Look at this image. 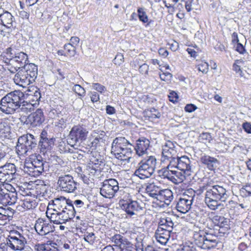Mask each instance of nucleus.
Instances as JSON below:
<instances>
[{
	"mask_svg": "<svg viewBox=\"0 0 251 251\" xmlns=\"http://www.w3.org/2000/svg\"><path fill=\"white\" fill-rule=\"evenodd\" d=\"M119 189L118 181L113 178L105 179L100 190V195L105 198H113Z\"/></svg>",
	"mask_w": 251,
	"mask_h": 251,
	"instance_id": "6e6552de",
	"label": "nucleus"
},
{
	"mask_svg": "<svg viewBox=\"0 0 251 251\" xmlns=\"http://www.w3.org/2000/svg\"><path fill=\"white\" fill-rule=\"evenodd\" d=\"M156 164L155 156H146L139 162L134 174L142 179L149 178L154 173Z\"/></svg>",
	"mask_w": 251,
	"mask_h": 251,
	"instance_id": "20e7f679",
	"label": "nucleus"
},
{
	"mask_svg": "<svg viewBox=\"0 0 251 251\" xmlns=\"http://www.w3.org/2000/svg\"><path fill=\"white\" fill-rule=\"evenodd\" d=\"M194 196L195 191L193 189H191L186 191L183 194L182 197H180V198H185L188 200H191V204H192Z\"/></svg>",
	"mask_w": 251,
	"mask_h": 251,
	"instance_id": "603ef678",
	"label": "nucleus"
},
{
	"mask_svg": "<svg viewBox=\"0 0 251 251\" xmlns=\"http://www.w3.org/2000/svg\"><path fill=\"white\" fill-rule=\"evenodd\" d=\"M57 244L55 243H52V245H47L44 247L43 251H58L57 247L55 246Z\"/></svg>",
	"mask_w": 251,
	"mask_h": 251,
	"instance_id": "69168bd1",
	"label": "nucleus"
},
{
	"mask_svg": "<svg viewBox=\"0 0 251 251\" xmlns=\"http://www.w3.org/2000/svg\"><path fill=\"white\" fill-rule=\"evenodd\" d=\"M34 187L36 190V194L33 195L35 196H43L44 193L46 191V185L45 182L42 180H37L35 181Z\"/></svg>",
	"mask_w": 251,
	"mask_h": 251,
	"instance_id": "72a5a7b5",
	"label": "nucleus"
},
{
	"mask_svg": "<svg viewBox=\"0 0 251 251\" xmlns=\"http://www.w3.org/2000/svg\"><path fill=\"white\" fill-rule=\"evenodd\" d=\"M36 202L35 200L25 199L21 201V203L17 207L19 210H29L35 207Z\"/></svg>",
	"mask_w": 251,
	"mask_h": 251,
	"instance_id": "473e14b6",
	"label": "nucleus"
},
{
	"mask_svg": "<svg viewBox=\"0 0 251 251\" xmlns=\"http://www.w3.org/2000/svg\"><path fill=\"white\" fill-rule=\"evenodd\" d=\"M71 201L69 199H66L65 197H61L55 199L52 201L53 205L54 206L53 211H60L65 207H66Z\"/></svg>",
	"mask_w": 251,
	"mask_h": 251,
	"instance_id": "bb28decb",
	"label": "nucleus"
},
{
	"mask_svg": "<svg viewBox=\"0 0 251 251\" xmlns=\"http://www.w3.org/2000/svg\"><path fill=\"white\" fill-rule=\"evenodd\" d=\"M226 227H223L221 229V243L222 242V249L229 251L231 249V242L227 238L229 230H226Z\"/></svg>",
	"mask_w": 251,
	"mask_h": 251,
	"instance_id": "a878e982",
	"label": "nucleus"
},
{
	"mask_svg": "<svg viewBox=\"0 0 251 251\" xmlns=\"http://www.w3.org/2000/svg\"><path fill=\"white\" fill-rule=\"evenodd\" d=\"M173 199V193L172 191L169 189H166L160 190L156 200L168 205Z\"/></svg>",
	"mask_w": 251,
	"mask_h": 251,
	"instance_id": "5701e85b",
	"label": "nucleus"
},
{
	"mask_svg": "<svg viewBox=\"0 0 251 251\" xmlns=\"http://www.w3.org/2000/svg\"><path fill=\"white\" fill-rule=\"evenodd\" d=\"M177 251H197V250L193 246H183L179 249H178Z\"/></svg>",
	"mask_w": 251,
	"mask_h": 251,
	"instance_id": "774afa93",
	"label": "nucleus"
},
{
	"mask_svg": "<svg viewBox=\"0 0 251 251\" xmlns=\"http://www.w3.org/2000/svg\"><path fill=\"white\" fill-rule=\"evenodd\" d=\"M171 232L167 229L164 231L160 228L157 229L155 232V237L157 242L162 245H165L170 237Z\"/></svg>",
	"mask_w": 251,
	"mask_h": 251,
	"instance_id": "b1692460",
	"label": "nucleus"
},
{
	"mask_svg": "<svg viewBox=\"0 0 251 251\" xmlns=\"http://www.w3.org/2000/svg\"><path fill=\"white\" fill-rule=\"evenodd\" d=\"M67 55L74 56L75 54L76 47L72 44H66L64 46Z\"/></svg>",
	"mask_w": 251,
	"mask_h": 251,
	"instance_id": "49530a36",
	"label": "nucleus"
},
{
	"mask_svg": "<svg viewBox=\"0 0 251 251\" xmlns=\"http://www.w3.org/2000/svg\"><path fill=\"white\" fill-rule=\"evenodd\" d=\"M145 190L150 197L157 200L160 189L154 183H150L146 186Z\"/></svg>",
	"mask_w": 251,
	"mask_h": 251,
	"instance_id": "7c9ffc66",
	"label": "nucleus"
},
{
	"mask_svg": "<svg viewBox=\"0 0 251 251\" xmlns=\"http://www.w3.org/2000/svg\"><path fill=\"white\" fill-rule=\"evenodd\" d=\"M34 228L37 233L41 236L47 235L55 230V227L51 221L42 218H39L36 221Z\"/></svg>",
	"mask_w": 251,
	"mask_h": 251,
	"instance_id": "ddd939ff",
	"label": "nucleus"
},
{
	"mask_svg": "<svg viewBox=\"0 0 251 251\" xmlns=\"http://www.w3.org/2000/svg\"><path fill=\"white\" fill-rule=\"evenodd\" d=\"M203 231L196 233L194 234V239L196 244L199 247L202 248L204 242L206 240V236Z\"/></svg>",
	"mask_w": 251,
	"mask_h": 251,
	"instance_id": "ea45409f",
	"label": "nucleus"
},
{
	"mask_svg": "<svg viewBox=\"0 0 251 251\" xmlns=\"http://www.w3.org/2000/svg\"><path fill=\"white\" fill-rule=\"evenodd\" d=\"M229 219L226 218H225L224 217H222L221 216V229L223 227H226V230H229L230 226H229Z\"/></svg>",
	"mask_w": 251,
	"mask_h": 251,
	"instance_id": "6e6d98bb",
	"label": "nucleus"
},
{
	"mask_svg": "<svg viewBox=\"0 0 251 251\" xmlns=\"http://www.w3.org/2000/svg\"><path fill=\"white\" fill-rule=\"evenodd\" d=\"M175 143L170 140L166 141L165 144L162 146V160L163 162L166 161V159L174 158L177 154V151L176 150V145Z\"/></svg>",
	"mask_w": 251,
	"mask_h": 251,
	"instance_id": "dca6fc26",
	"label": "nucleus"
},
{
	"mask_svg": "<svg viewBox=\"0 0 251 251\" xmlns=\"http://www.w3.org/2000/svg\"><path fill=\"white\" fill-rule=\"evenodd\" d=\"M29 74L25 71L19 69L13 78L14 82L19 86L25 87L35 82L36 78L30 77Z\"/></svg>",
	"mask_w": 251,
	"mask_h": 251,
	"instance_id": "2eb2a0df",
	"label": "nucleus"
},
{
	"mask_svg": "<svg viewBox=\"0 0 251 251\" xmlns=\"http://www.w3.org/2000/svg\"><path fill=\"white\" fill-rule=\"evenodd\" d=\"M177 169L186 174L187 176L190 175V172L191 169V161L186 156H182L179 158V161L177 162Z\"/></svg>",
	"mask_w": 251,
	"mask_h": 251,
	"instance_id": "412c9836",
	"label": "nucleus"
},
{
	"mask_svg": "<svg viewBox=\"0 0 251 251\" xmlns=\"http://www.w3.org/2000/svg\"><path fill=\"white\" fill-rule=\"evenodd\" d=\"M54 138L48 135L46 130H43L40 135L39 141H38V148L43 152L50 150L54 145Z\"/></svg>",
	"mask_w": 251,
	"mask_h": 251,
	"instance_id": "4468645a",
	"label": "nucleus"
},
{
	"mask_svg": "<svg viewBox=\"0 0 251 251\" xmlns=\"http://www.w3.org/2000/svg\"><path fill=\"white\" fill-rule=\"evenodd\" d=\"M150 112L151 113V115L149 117L152 119L159 118L161 116L160 113L158 112L157 110L154 108H151Z\"/></svg>",
	"mask_w": 251,
	"mask_h": 251,
	"instance_id": "338daca9",
	"label": "nucleus"
},
{
	"mask_svg": "<svg viewBox=\"0 0 251 251\" xmlns=\"http://www.w3.org/2000/svg\"><path fill=\"white\" fill-rule=\"evenodd\" d=\"M228 198V195L226 194L225 189L221 186V210L225 208L230 209V205L234 203V201L230 200H229L228 203H226V200Z\"/></svg>",
	"mask_w": 251,
	"mask_h": 251,
	"instance_id": "c756f323",
	"label": "nucleus"
},
{
	"mask_svg": "<svg viewBox=\"0 0 251 251\" xmlns=\"http://www.w3.org/2000/svg\"><path fill=\"white\" fill-rule=\"evenodd\" d=\"M238 249L241 251H244L248 249H251V242L250 241L247 243L242 242L239 244Z\"/></svg>",
	"mask_w": 251,
	"mask_h": 251,
	"instance_id": "bf43d9fd",
	"label": "nucleus"
},
{
	"mask_svg": "<svg viewBox=\"0 0 251 251\" xmlns=\"http://www.w3.org/2000/svg\"><path fill=\"white\" fill-rule=\"evenodd\" d=\"M13 191L4 189L2 198H1L0 201V203L11 205L16 203L17 200V194L14 188H13Z\"/></svg>",
	"mask_w": 251,
	"mask_h": 251,
	"instance_id": "f3484780",
	"label": "nucleus"
},
{
	"mask_svg": "<svg viewBox=\"0 0 251 251\" xmlns=\"http://www.w3.org/2000/svg\"><path fill=\"white\" fill-rule=\"evenodd\" d=\"M240 194L243 197L251 196V182L247 183L240 189Z\"/></svg>",
	"mask_w": 251,
	"mask_h": 251,
	"instance_id": "79ce46f5",
	"label": "nucleus"
},
{
	"mask_svg": "<svg viewBox=\"0 0 251 251\" xmlns=\"http://www.w3.org/2000/svg\"><path fill=\"white\" fill-rule=\"evenodd\" d=\"M211 220L214 224V229L218 231L217 234L220 233V216L215 212L211 213Z\"/></svg>",
	"mask_w": 251,
	"mask_h": 251,
	"instance_id": "37998d69",
	"label": "nucleus"
},
{
	"mask_svg": "<svg viewBox=\"0 0 251 251\" xmlns=\"http://www.w3.org/2000/svg\"><path fill=\"white\" fill-rule=\"evenodd\" d=\"M83 239L90 245H93L96 240V236L94 233L87 231L84 234Z\"/></svg>",
	"mask_w": 251,
	"mask_h": 251,
	"instance_id": "de8ad7c7",
	"label": "nucleus"
},
{
	"mask_svg": "<svg viewBox=\"0 0 251 251\" xmlns=\"http://www.w3.org/2000/svg\"><path fill=\"white\" fill-rule=\"evenodd\" d=\"M178 1V0H163V3L165 4V7L168 8H172L171 11H174V5L171 4V2L176 3Z\"/></svg>",
	"mask_w": 251,
	"mask_h": 251,
	"instance_id": "680f3d73",
	"label": "nucleus"
},
{
	"mask_svg": "<svg viewBox=\"0 0 251 251\" xmlns=\"http://www.w3.org/2000/svg\"><path fill=\"white\" fill-rule=\"evenodd\" d=\"M243 61L242 59H238L235 61L233 65V70L241 76H243L244 74L242 71L241 70V67L238 65V64L243 63Z\"/></svg>",
	"mask_w": 251,
	"mask_h": 251,
	"instance_id": "864d4df0",
	"label": "nucleus"
},
{
	"mask_svg": "<svg viewBox=\"0 0 251 251\" xmlns=\"http://www.w3.org/2000/svg\"><path fill=\"white\" fill-rule=\"evenodd\" d=\"M33 109V105L30 102H28L23 100L20 103V106L18 107L17 112H23L24 113H27L30 112Z\"/></svg>",
	"mask_w": 251,
	"mask_h": 251,
	"instance_id": "4c0bfd02",
	"label": "nucleus"
},
{
	"mask_svg": "<svg viewBox=\"0 0 251 251\" xmlns=\"http://www.w3.org/2000/svg\"><path fill=\"white\" fill-rule=\"evenodd\" d=\"M22 70L25 71L26 73L29 74L31 77L36 78L38 74V67L34 63H26L22 68Z\"/></svg>",
	"mask_w": 251,
	"mask_h": 251,
	"instance_id": "2f4dec72",
	"label": "nucleus"
},
{
	"mask_svg": "<svg viewBox=\"0 0 251 251\" xmlns=\"http://www.w3.org/2000/svg\"><path fill=\"white\" fill-rule=\"evenodd\" d=\"M219 242L217 235L207 234L206 239L201 249H210L217 246Z\"/></svg>",
	"mask_w": 251,
	"mask_h": 251,
	"instance_id": "cd10ccee",
	"label": "nucleus"
},
{
	"mask_svg": "<svg viewBox=\"0 0 251 251\" xmlns=\"http://www.w3.org/2000/svg\"><path fill=\"white\" fill-rule=\"evenodd\" d=\"M73 91L80 97H83L85 95V89L79 84H75L73 88Z\"/></svg>",
	"mask_w": 251,
	"mask_h": 251,
	"instance_id": "5fc2aeb1",
	"label": "nucleus"
},
{
	"mask_svg": "<svg viewBox=\"0 0 251 251\" xmlns=\"http://www.w3.org/2000/svg\"><path fill=\"white\" fill-rule=\"evenodd\" d=\"M201 162L207 166L210 170H214L218 164V161L217 159L210 157L208 155H203L201 158Z\"/></svg>",
	"mask_w": 251,
	"mask_h": 251,
	"instance_id": "c85d7f7f",
	"label": "nucleus"
},
{
	"mask_svg": "<svg viewBox=\"0 0 251 251\" xmlns=\"http://www.w3.org/2000/svg\"><path fill=\"white\" fill-rule=\"evenodd\" d=\"M30 125L32 127L39 126L45 121V118L42 109H38L29 115Z\"/></svg>",
	"mask_w": 251,
	"mask_h": 251,
	"instance_id": "a211bd4d",
	"label": "nucleus"
},
{
	"mask_svg": "<svg viewBox=\"0 0 251 251\" xmlns=\"http://www.w3.org/2000/svg\"><path fill=\"white\" fill-rule=\"evenodd\" d=\"M48 163L43 160L40 155L32 154L28 159L25 160L23 170L25 174L36 177L48 170Z\"/></svg>",
	"mask_w": 251,
	"mask_h": 251,
	"instance_id": "7ed1b4c3",
	"label": "nucleus"
},
{
	"mask_svg": "<svg viewBox=\"0 0 251 251\" xmlns=\"http://www.w3.org/2000/svg\"><path fill=\"white\" fill-rule=\"evenodd\" d=\"M90 162L91 163H90V165H93L95 167H99L100 166H101L103 164L102 160H100L98 159H96L95 157L92 158L90 159Z\"/></svg>",
	"mask_w": 251,
	"mask_h": 251,
	"instance_id": "0e129e2a",
	"label": "nucleus"
},
{
	"mask_svg": "<svg viewBox=\"0 0 251 251\" xmlns=\"http://www.w3.org/2000/svg\"><path fill=\"white\" fill-rule=\"evenodd\" d=\"M205 201L207 206L212 210H215L220 205L218 200H213L212 198H205Z\"/></svg>",
	"mask_w": 251,
	"mask_h": 251,
	"instance_id": "a18cd8bd",
	"label": "nucleus"
},
{
	"mask_svg": "<svg viewBox=\"0 0 251 251\" xmlns=\"http://www.w3.org/2000/svg\"><path fill=\"white\" fill-rule=\"evenodd\" d=\"M112 242L115 244V249L119 250V248H122L123 247H125V239L123 236L120 234H116L111 238Z\"/></svg>",
	"mask_w": 251,
	"mask_h": 251,
	"instance_id": "e433bc0d",
	"label": "nucleus"
},
{
	"mask_svg": "<svg viewBox=\"0 0 251 251\" xmlns=\"http://www.w3.org/2000/svg\"><path fill=\"white\" fill-rule=\"evenodd\" d=\"M9 61L11 63L8 70L11 73L15 74L26 64V61H28V56L26 53L22 51L16 52L13 59Z\"/></svg>",
	"mask_w": 251,
	"mask_h": 251,
	"instance_id": "9b49d317",
	"label": "nucleus"
},
{
	"mask_svg": "<svg viewBox=\"0 0 251 251\" xmlns=\"http://www.w3.org/2000/svg\"><path fill=\"white\" fill-rule=\"evenodd\" d=\"M60 211L63 215H66V217L69 220L73 219L75 217V211L72 201H71L70 204L67 205L66 207H65L63 209H62Z\"/></svg>",
	"mask_w": 251,
	"mask_h": 251,
	"instance_id": "f704fd0d",
	"label": "nucleus"
},
{
	"mask_svg": "<svg viewBox=\"0 0 251 251\" xmlns=\"http://www.w3.org/2000/svg\"><path fill=\"white\" fill-rule=\"evenodd\" d=\"M136 146L134 147L137 154L142 156L146 153L147 150L149 147L150 141L149 139L144 137L139 138L136 141Z\"/></svg>",
	"mask_w": 251,
	"mask_h": 251,
	"instance_id": "aec40b11",
	"label": "nucleus"
},
{
	"mask_svg": "<svg viewBox=\"0 0 251 251\" xmlns=\"http://www.w3.org/2000/svg\"><path fill=\"white\" fill-rule=\"evenodd\" d=\"M14 210L10 208L0 207V225H3L12 218Z\"/></svg>",
	"mask_w": 251,
	"mask_h": 251,
	"instance_id": "4be33fe9",
	"label": "nucleus"
},
{
	"mask_svg": "<svg viewBox=\"0 0 251 251\" xmlns=\"http://www.w3.org/2000/svg\"><path fill=\"white\" fill-rule=\"evenodd\" d=\"M191 201L185 198H179L176 205V209L182 213H186L191 209Z\"/></svg>",
	"mask_w": 251,
	"mask_h": 251,
	"instance_id": "393cba45",
	"label": "nucleus"
},
{
	"mask_svg": "<svg viewBox=\"0 0 251 251\" xmlns=\"http://www.w3.org/2000/svg\"><path fill=\"white\" fill-rule=\"evenodd\" d=\"M149 70V66L148 64L144 63L140 65L139 67V71L142 75H148Z\"/></svg>",
	"mask_w": 251,
	"mask_h": 251,
	"instance_id": "052dcab7",
	"label": "nucleus"
},
{
	"mask_svg": "<svg viewBox=\"0 0 251 251\" xmlns=\"http://www.w3.org/2000/svg\"><path fill=\"white\" fill-rule=\"evenodd\" d=\"M179 157L177 154L176 156H174V158H171L169 159H166V161H169V164L167 166V169L176 168L177 169V162L179 161Z\"/></svg>",
	"mask_w": 251,
	"mask_h": 251,
	"instance_id": "3c124183",
	"label": "nucleus"
},
{
	"mask_svg": "<svg viewBox=\"0 0 251 251\" xmlns=\"http://www.w3.org/2000/svg\"><path fill=\"white\" fill-rule=\"evenodd\" d=\"M57 184L62 191L70 193L77 189V182L70 175H61L58 177Z\"/></svg>",
	"mask_w": 251,
	"mask_h": 251,
	"instance_id": "1a4fd4ad",
	"label": "nucleus"
},
{
	"mask_svg": "<svg viewBox=\"0 0 251 251\" xmlns=\"http://www.w3.org/2000/svg\"><path fill=\"white\" fill-rule=\"evenodd\" d=\"M16 149L17 154L21 156L28 155V152H31L29 150H28V148L25 146V144H22L20 141V138L18 139Z\"/></svg>",
	"mask_w": 251,
	"mask_h": 251,
	"instance_id": "c9c22d12",
	"label": "nucleus"
},
{
	"mask_svg": "<svg viewBox=\"0 0 251 251\" xmlns=\"http://www.w3.org/2000/svg\"><path fill=\"white\" fill-rule=\"evenodd\" d=\"M97 133V135H94V136L98 137V139L101 142V143H103L105 141V133L103 131L101 130H97V132H95Z\"/></svg>",
	"mask_w": 251,
	"mask_h": 251,
	"instance_id": "e2e57ef3",
	"label": "nucleus"
},
{
	"mask_svg": "<svg viewBox=\"0 0 251 251\" xmlns=\"http://www.w3.org/2000/svg\"><path fill=\"white\" fill-rule=\"evenodd\" d=\"M16 53L15 51L13 50L11 48H7L5 51L3 52V54L2 56L3 58L4 59V57H7L9 58L8 61V66L7 67V69H8V68L9 67L10 65V61L12 59H13L15 56V54Z\"/></svg>",
	"mask_w": 251,
	"mask_h": 251,
	"instance_id": "c03bdc74",
	"label": "nucleus"
},
{
	"mask_svg": "<svg viewBox=\"0 0 251 251\" xmlns=\"http://www.w3.org/2000/svg\"><path fill=\"white\" fill-rule=\"evenodd\" d=\"M138 16L140 21L144 23L148 22V17L142 8H139L137 10Z\"/></svg>",
	"mask_w": 251,
	"mask_h": 251,
	"instance_id": "8fccbe9b",
	"label": "nucleus"
},
{
	"mask_svg": "<svg viewBox=\"0 0 251 251\" xmlns=\"http://www.w3.org/2000/svg\"><path fill=\"white\" fill-rule=\"evenodd\" d=\"M173 174L176 176H178V174H179V173H178L176 171L168 170L166 169L162 172V176L164 178H166L172 182L176 183L177 182L176 181H177V180L175 177L174 176H173Z\"/></svg>",
	"mask_w": 251,
	"mask_h": 251,
	"instance_id": "58836bf2",
	"label": "nucleus"
},
{
	"mask_svg": "<svg viewBox=\"0 0 251 251\" xmlns=\"http://www.w3.org/2000/svg\"><path fill=\"white\" fill-rule=\"evenodd\" d=\"M20 138L22 144H25L31 151L38 148V139L31 134H24Z\"/></svg>",
	"mask_w": 251,
	"mask_h": 251,
	"instance_id": "6ab92c4d",
	"label": "nucleus"
},
{
	"mask_svg": "<svg viewBox=\"0 0 251 251\" xmlns=\"http://www.w3.org/2000/svg\"><path fill=\"white\" fill-rule=\"evenodd\" d=\"M159 223H160L161 225L163 224L167 226L169 230H172L173 229L174 223L170 217L161 219Z\"/></svg>",
	"mask_w": 251,
	"mask_h": 251,
	"instance_id": "09e8293b",
	"label": "nucleus"
},
{
	"mask_svg": "<svg viewBox=\"0 0 251 251\" xmlns=\"http://www.w3.org/2000/svg\"><path fill=\"white\" fill-rule=\"evenodd\" d=\"M133 146L124 137L115 138L111 146V153L121 161L129 162L131 158Z\"/></svg>",
	"mask_w": 251,
	"mask_h": 251,
	"instance_id": "f03ea898",
	"label": "nucleus"
},
{
	"mask_svg": "<svg viewBox=\"0 0 251 251\" xmlns=\"http://www.w3.org/2000/svg\"><path fill=\"white\" fill-rule=\"evenodd\" d=\"M11 127L7 122L0 121V135L7 136L10 133Z\"/></svg>",
	"mask_w": 251,
	"mask_h": 251,
	"instance_id": "a19ab883",
	"label": "nucleus"
},
{
	"mask_svg": "<svg viewBox=\"0 0 251 251\" xmlns=\"http://www.w3.org/2000/svg\"><path fill=\"white\" fill-rule=\"evenodd\" d=\"M88 133L89 130L85 125L79 124L74 126L68 136L67 143L72 147L77 146L85 141Z\"/></svg>",
	"mask_w": 251,
	"mask_h": 251,
	"instance_id": "39448f33",
	"label": "nucleus"
},
{
	"mask_svg": "<svg viewBox=\"0 0 251 251\" xmlns=\"http://www.w3.org/2000/svg\"><path fill=\"white\" fill-rule=\"evenodd\" d=\"M121 204L122 208L125 210L126 213L130 216L137 215L138 212L143 210L145 206V203L139 200L137 201L130 200L128 201H123Z\"/></svg>",
	"mask_w": 251,
	"mask_h": 251,
	"instance_id": "9d476101",
	"label": "nucleus"
},
{
	"mask_svg": "<svg viewBox=\"0 0 251 251\" xmlns=\"http://www.w3.org/2000/svg\"><path fill=\"white\" fill-rule=\"evenodd\" d=\"M26 243L25 238L18 231L10 232L6 239L7 246L14 251L23 250Z\"/></svg>",
	"mask_w": 251,
	"mask_h": 251,
	"instance_id": "423d86ee",
	"label": "nucleus"
},
{
	"mask_svg": "<svg viewBox=\"0 0 251 251\" xmlns=\"http://www.w3.org/2000/svg\"><path fill=\"white\" fill-rule=\"evenodd\" d=\"M92 86L94 89L100 93H102L106 90L105 86L99 83H93Z\"/></svg>",
	"mask_w": 251,
	"mask_h": 251,
	"instance_id": "13d9d810",
	"label": "nucleus"
},
{
	"mask_svg": "<svg viewBox=\"0 0 251 251\" xmlns=\"http://www.w3.org/2000/svg\"><path fill=\"white\" fill-rule=\"evenodd\" d=\"M15 21L14 16L9 12L5 11L0 14V24L3 28H0V34L3 36L5 33H10L14 29L13 23Z\"/></svg>",
	"mask_w": 251,
	"mask_h": 251,
	"instance_id": "f8f14e48",
	"label": "nucleus"
},
{
	"mask_svg": "<svg viewBox=\"0 0 251 251\" xmlns=\"http://www.w3.org/2000/svg\"><path fill=\"white\" fill-rule=\"evenodd\" d=\"M17 168L13 163H6L0 166V182H11L18 176Z\"/></svg>",
	"mask_w": 251,
	"mask_h": 251,
	"instance_id": "0eeeda50",
	"label": "nucleus"
},
{
	"mask_svg": "<svg viewBox=\"0 0 251 251\" xmlns=\"http://www.w3.org/2000/svg\"><path fill=\"white\" fill-rule=\"evenodd\" d=\"M25 94L20 90H15L7 93L0 100V110L6 114H13L16 113L18 107L23 100Z\"/></svg>",
	"mask_w": 251,
	"mask_h": 251,
	"instance_id": "f257e3e1",
	"label": "nucleus"
},
{
	"mask_svg": "<svg viewBox=\"0 0 251 251\" xmlns=\"http://www.w3.org/2000/svg\"><path fill=\"white\" fill-rule=\"evenodd\" d=\"M208 64L206 63H202L197 66L198 70L203 74H206L208 71Z\"/></svg>",
	"mask_w": 251,
	"mask_h": 251,
	"instance_id": "4d7b16f0",
	"label": "nucleus"
}]
</instances>
